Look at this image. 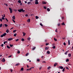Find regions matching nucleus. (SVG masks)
Wrapping results in <instances>:
<instances>
[{
    "label": "nucleus",
    "instance_id": "f257e3e1",
    "mask_svg": "<svg viewBox=\"0 0 73 73\" xmlns=\"http://www.w3.org/2000/svg\"><path fill=\"white\" fill-rule=\"evenodd\" d=\"M18 11L19 12H25V10H23V9H18Z\"/></svg>",
    "mask_w": 73,
    "mask_h": 73
},
{
    "label": "nucleus",
    "instance_id": "f03ea898",
    "mask_svg": "<svg viewBox=\"0 0 73 73\" xmlns=\"http://www.w3.org/2000/svg\"><path fill=\"white\" fill-rule=\"evenodd\" d=\"M7 34L6 33H4L1 36V37H3L4 36H5Z\"/></svg>",
    "mask_w": 73,
    "mask_h": 73
},
{
    "label": "nucleus",
    "instance_id": "7ed1b4c3",
    "mask_svg": "<svg viewBox=\"0 0 73 73\" xmlns=\"http://www.w3.org/2000/svg\"><path fill=\"white\" fill-rule=\"evenodd\" d=\"M9 9L11 13H12V12H13V11H12V9L11 8H9Z\"/></svg>",
    "mask_w": 73,
    "mask_h": 73
},
{
    "label": "nucleus",
    "instance_id": "20e7f679",
    "mask_svg": "<svg viewBox=\"0 0 73 73\" xmlns=\"http://www.w3.org/2000/svg\"><path fill=\"white\" fill-rule=\"evenodd\" d=\"M35 4H38V0H36Z\"/></svg>",
    "mask_w": 73,
    "mask_h": 73
},
{
    "label": "nucleus",
    "instance_id": "39448f33",
    "mask_svg": "<svg viewBox=\"0 0 73 73\" xmlns=\"http://www.w3.org/2000/svg\"><path fill=\"white\" fill-rule=\"evenodd\" d=\"M1 61H2V62H5V58H3L1 60Z\"/></svg>",
    "mask_w": 73,
    "mask_h": 73
},
{
    "label": "nucleus",
    "instance_id": "423d86ee",
    "mask_svg": "<svg viewBox=\"0 0 73 73\" xmlns=\"http://www.w3.org/2000/svg\"><path fill=\"white\" fill-rule=\"evenodd\" d=\"M59 68L60 69H63L64 68V67L62 66H60L59 67Z\"/></svg>",
    "mask_w": 73,
    "mask_h": 73
},
{
    "label": "nucleus",
    "instance_id": "0eeeda50",
    "mask_svg": "<svg viewBox=\"0 0 73 73\" xmlns=\"http://www.w3.org/2000/svg\"><path fill=\"white\" fill-rule=\"evenodd\" d=\"M13 40V38H9L8 39V41H11V40Z\"/></svg>",
    "mask_w": 73,
    "mask_h": 73
},
{
    "label": "nucleus",
    "instance_id": "6e6552de",
    "mask_svg": "<svg viewBox=\"0 0 73 73\" xmlns=\"http://www.w3.org/2000/svg\"><path fill=\"white\" fill-rule=\"evenodd\" d=\"M30 21H31V19H28L27 20V22L28 23H29V22H30Z\"/></svg>",
    "mask_w": 73,
    "mask_h": 73
},
{
    "label": "nucleus",
    "instance_id": "1a4fd4ad",
    "mask_svg": "<svg viewBox=\"0 0 73 73\" xmlns=\"http://www.w3.org/2000/svg\"><path fill=\"white\" fill-rule=\"evenodd\" d=\"M49 49V47H46L45 48V50H48Z\"/></svg>",
    "mask_w": 73,
    "mask_h": 73
},
{
    "label": "nucleus",
    "instance_id": "9d476101",
    "mask_svg": "<svg viewBox=\"0 0 73 73\" xmlns=\"http://www.w3.org/2000/svg\"><path fill=\"white\" fill-rule=\"evenodd\" d=\"M23 36H25V35H26V33H24V32H23Z\"/></svg>",
    "mask_w": 73,
    "mask_h": 73
},
{
    "label": "nucleus",
    "instance_id": "9b49d317",
    "mask_svg": "<svg viewBox=\"0 0 73 73\" xmlns=\"http://www.w3.org/2000/svg\"><path fill=\"white\" fill-rule=\"evenodd\" d=\"M57 65V63H55L54 64V66L55 67Z\"/></svg>",
    "mask_w": 73,
    "mask_h": 73
},
{
    "label": "nucleus",
    "instance_id": "f8f14e48",
    "mask_svg": "<svg viewBox=\"0 0 73 73\" xmlns=\"http://www.w3.org/2000/svg\"><path fill=\"white\" fill-rule=\"evenodd\" d=\"M61 25H65V23H64V22H63L62 23Z\"/></svg>",
    "mask_w": 73,
    "mask_h": 73
},
{
    "label": "nucleus",
    "instance_id": "ddd939ff",
    "mask_svg": "<svg viewBox=\"0 0 73 73\" xmlns=\"http://www.w3.org/2000/svg\"><path fill=\"white\" fill-rule=\"evenodd\" d=\"M46 53H47V54H50V51H47Z\"/></svg>",
    "mask_w": 73,
    "mask_h": 73
},
{
    "label": "nucleus",
    "instance_id": "4468645a",
    "mask_svg": "<svg viewBox=\"0 0 73 73\" xmlns=\"http://www.w3.org/2000/svg\"><path fill=\"white\" fill-rule=\"evenodd\" d=\"M42 4H46V2H42Z\"/></svg>",
    "mask_w": 73,
    "mask_h": 73
},
{
    "label": "nucleus",
    "instance_id": "2eb2a0df",
    "mask_svg": "<svg viewBox=\"0 0 73 73\" xmlns=\"http://www.w3.org/2000/svg\"><path fill=\"white\" fill-rule=\"evenodd\" d=\"M12 18L14 19V20H15V16H13Z\"/></svg>",
    "mask_w": 73,
    "mask_h": 73
},
{
    "label": "nucleus",
    "instance_id": "dca6fc26",
    "mask_svg": "<svg viewBox=\"0 0 73 73\" xmlns=\"http://www.w3.org/2000/svg\"><path fill=\"white\" fill-rule=\"evenodd\" d=\"M47 11H48V12H49V11H50V9L49 8H47Z\"/></svg>",
    "mask_w": 73,
    "mask_h": 73
},
{
    "label": "nucleus",
    "instance_id": "f3484780",
    "mask_svg": "<svg viewBox=\"0 0 73 73\" xmlns=\"http://www.w3.org/2000/svg\"><path fill=\"white\" fill-rule=\"evenodd\" d=\"M7 48H8V49H10V48H11V47H10L9 46H8V45L7 46Z\"/></svg>",
    "mask_w": 73,
    "mask_h": 73
},
{
    "label": "nucleus",
    "instance_id": "a211bd4d",
    "mask_svg": "<svg viewBox=\"0 0 73 73\" xmlns=\"http://www.w3.org/2000/svg\"><path fill=\"white\" fill-rule=\"evenodd\" d=\"M65 68H63L62 71L63 72H64V71H65Z\"/></svg>",
    "mask_w": 73,
    "mask_h": 73
},
{
    "label": "nucleus",
    "instance_id": "6ab92c4d",
    "mask_svg": "<svg viewBox=\"0 0 73 73\" xmlns=\"http://www.w3.org/2000/svg\"><path fill=\"white\" fill-rule=\"evenodd\" d=\"M17 35V34L16 33H15V34H14V36H15V37H16Z\"/></svg>",
    "mask_w": 73,
    "mask_h": 73
},
{
    "label": "nucleus",
    "instance_id": "aec40b11",
    "mask_svg": "<svg viewBox=\"0 0 73 73\" xmlns=\"http://www.w3.org/2000/svg\"><path fill=\"white\" fill-rule=\"evenodd\" d=\"M18 2L19 3H21V1H20V0H19V1H18Z\"/></svg>",
    "mask_w": 73,
    "mask_h": 73
},
{
    "label": "nucleus",
    "instance_id": "412c9836",
    "mask_svg": "<svg viewBox=\"0 0 73 73\" xmlns=\"http://www.w3.org/2000/svg\"><path fill=\"white\" fill-rule=\"evenodd\" d=\"M27 3L29 5L30 4H31V2H28Z\"/></svg>",
    "mask_w": 73,
    "mask_h": 73
},
{
    "label": "nucleus",
    "instance_id": "4be33fe9",
    "mask_svg": "<svg viewBox=\"0 0 73 73\" xmlns=\"http://www.w3.org/2000/svg\"><path fill=\"white\" fill-rule=\"evenodd\" d=\"M21 70H22V71H23L24 70V68H22L21 69Z\"/></svg>",
    "mask_w": 73,
    "mask_h": 73
},
{
    "label": "nucleus",
    "instance_id": "5701e85b",
    "mask_svg": "<svg viewBox=\"0 0 73 73\" xmlns=\"http://www.w3.org/2000/svg\"><path fill=\"white\" fill-rule=\"evenodd\" d=\"M39 17H38L37 16H36V19H39Z\"/></svg>",
    "mask_w": 73,
    "mask_h": 73
},
{
    "label": "nucleus",
    "instance_id": "b1692460",
    "mask_svg": "<svg viewBox=\"0 0 73 73\" xmlns=\"http://www.w3.org/2000/svg\"><path fill=\"white\" fill-rule=\"evenodd\" d=\"M35 49H36V47H34V48H32V50H35Z\"/></svg>",
    "mask_w": 73,
    "mask_h": 73
},
{
    "label": "nucleus",
    "instance_id": "393cba45",
    "mask_svg": "<svg viewBox=\"0 0 73 73\" xmlns=\"http://www.w3.org/2000/svg\"><path fill=\"white\" fill-rule=\"evenodd\" d=\"M31 39V38H27L28 40H29V41H30V40Z\"/></svg>",
    "mask_w": 73,
    "mask_h": 73
},
{
    "label": "nucleus",
    "instance_id": "a878e982",
    "mask_svg": "<svg viewBox=\"0 0 73 73\" xmlns=\"http://www.w3.org/2000/svg\"><path fill=\"white\" fill-rule=\"evenodd\" d=\"M52 48H53V49H56V46H54L52 47Z\"/></svg>",
    "mask_w": 73,
    "mask_h": 73
},
{
    "label": "nucleus",
    "instance_id": "bb28decb",
    "mask_svg": "<svg viewBox=\"0 0 73 73\" xmlns=\"http://www.w3.org/2000/svg\"><path fill=\"white\" fill-rule=\"evenodd\" d=\"M68 45H70V40H68Z\"/></svg>",
    "mask_w": 73,
    "mask_h": 73
},
{
    "label": "nucleus",
    "instance_id": "cd10ccee",
    "mask_svg": "<svg viewBox=\"0 0 73 73\" xmlns=\"http://www.w3.org/2000/svg\"><path fill=\"white\" fill-rule=\"evenodd\" d=\"M68 56L70 57H71V54H68Z\"/></svg>",
    "mask_w": 73,
    "mask_h": 73
},
{
    "label": "nucleus",
    "instance_id": "c85d7f7f",
    "mask_svg": "<svg viewBox=\"0 0 73 73\" xmlns=\"http://www.w3.org/2000/svg\"><path fill=\"white\" fill-rule=\"evenodd\" d=\"M2 26H3V24H1L0 25V28H1V27H2Z\"/></svg>",
    "mask_w": 73,
    "mask_h": 73
},
{
    "label": "nucleus",
    "instance_id": "c756f323",
    "mask_svg": "<svg viewBox=\"0 0 73 73\" xmlns=\"http://www.w3.org/2000/svg\"><path fill=\"white\" fill-rule=\"evenodd\" d=\"M7 33H9V30H8L7 29L6 31Z\"/></svg>",
    "mask_w": 73,
    "mask_h": 73
},
{
    "label": "nucleus",
    "instance_id": "7c9ffc66",
    "mask_svg": "<svg viewBox=\"0 0 73 73\" xmlns=\"http://www.w3.org/2000/svg\"><path fill=\"white\" fill-rule=\"evenodd\" d=\"M37 61H38V62H39V61H40V59H37Z\"/></svg>",
    "mask_w": 73,
    "mask_h": 73
},
{
    "label": "nucleus",
    "instance_id": "2f4dec72",
    "mask_svg": "<svg viewBox=\"0 0 73 73\" xmlns=\"http://www.w3.org/2000/svg\"><path fill=\"white\" fill-rule=\"evenodd\" d=\"M17 53L18 54H19V53H20V51H19L18 50V52H17Z\"/></svg>",
    "mask_w": 73,
    "mask_h": 73
},
{
    "label": "nucleus",
    "instance_id": "473e14b6",
    "mask_svg": "<svg viewBox=\"0 0 73 73\" xmlns=\"http://www.w3.org/2000/svg\"><path fill=\"white\" fill-rule=\"evenodd\" d=\"M54 40L55 41H57V39H56V38H54Z\"/></svg>",
    "mask_w": 73,
    "mask_h": 73
},
{
    "label": "nucleus",
    "instance_id": "72a5a7b5",
    "mask_svg": "<svg viewBox=\"0 0 73 73\" xmlns=\"http://www.w3.org/2000/svg\"><path fill=\"white\" fill-rule=\"evenodd\" d=\"M19 39H15V41L17 42V41H19Z\"/></svg>",
    "mask_w": 73,
    "mask_h": 73
},
{
    "label": "nucleus",
    "instance_id": "f704fd0d",
    "mask_svg": "<svg viewBox=\"0 0 73 73\" xmlns=\"http://www.w3.org/2000/svg\"><path fill=\"white\" fill-rule=\"evenodd\" d=\"M5 27H7L8 26V25L6 24H5Z\"/></svg>",
    "mask_w": 73,
    "mask_h": 73
},
{
    "label": "nucleus",
    "instance_id": "c9c22d12",
    "mask_svg": "<svg viewBox=\"0 0 73 73\" xmlns=\"http://www.w3.org/2000/svg\"><path fill=\"white\" fill-rule=\"evenodd\" d=\"M69 61V59H67L66 60V62H68Z\"/></svg>",
    "mask_w": 73,
    "mask_h": 73
},
{
    "label": "nucleus",
    "instance_id": "e433bc0d",
    "mask_svg": "<svg viewBox=\"0 0 73 73\" xmlns=\"http://www.w3.org/2000/svg\"><path fill=\"white\" fill-rule=\"evenodd\" d=\"M9 45L10 46H11V47H12V46H13V44H10Z\"/></svg>",
    "mask_w": 73,
    "mask_h": 73
},
{
    "label": "nucleus",
    "instance_id": "4c0bfd02",
    "mask_svg": "<svg viewBox=\"0 0 73 73\" xmlns=\"http://www.w3.org/2000/svg\"><path fill=\"white\" fill-rule=\"evenodd\" d=\"M51 68V67L50 66H49L48 68V69H49Z\"/></svg>",
    "mask_w": 73,
    "mask_h": 73
},
{
    "label": "nucleus",
    "instance_id": "58836bf2",
    "mask_svg": "<svg viewBox=\"0 0 73 73\" xmlns=\"http://www.w3.org/2000/svg\"><path fill=\"white\" fill-rule=\"evenodd\" d=\"M10 72L12 73L13 72V70H12V69H10Z\"/></svg>",
    "mask_w": 73,
    "mask_h": 73
},
{
    "label": "nucleus",
    "instance_id": "ea45409f",
    "mask_svg": "<svg viewBox=\"0 0 73 73\" xmlns=\"http://www.w3.org/2000/svg\"><path fill=\"white\" fill-rule=\"evenodd\" d=\"M21 41H24V38H22Z\"/></svg>",
    "mask_w": 73,
    "mask_h": 73
},
{
    "label": "nucleus",
    "instance_id": "a19ab883",
    "mask_svg": "<svg viewBox=\"0 0 73 73\" xmlns=\"http://www.w3.org/2000/svg\"><path fill=\"white\" fill-rule=\"evenodd\" d=\"M43 8L44 9H46V7H44Z\"/></svg>",
    "mask_w": 73,
    "mask_h": 73
},
{
    "label": "nucleus",
    "instance_id": "79ce46f5",
    "mask_svg": "<svg viewBox=\"0 0 73 73\" xmlns=\"http://www.w3.org/2000/svg\"><path fill=\"white\" fill-rule=\"evenodd\" d=\"M17 30H14L13 31V33H15V32H16V31H17Z\"/></svg>",
    "mask_w": 73,
    "mask_h": 73
},
{
    "label": "nucleus",
    "instance_id": "37998d69",
    "mask_svg": "<svg viewBox=\"0 0 73 73\" xmlns=\"http://www.w3.org/2000/svg\"><path fill=\"white\" fill-rule=\"evenodd\" d=\"M5 20L7 21V22H8V19H7V18H6L5 19Z\"/></svg>",
    "mask_w": 73,
    "mask_h": 73
},
{
    "label": "nucleus",
    "instance_id": "c03bdc74",
    "mask_svg": "<svg viewBox=\"0 0 73 73\" xmlns=\"http://www.w3.org/2000/svg\"><path fill=\"white\" fill-rule=\"evenodd\" d=\"M0 21H1V22H2V21H3V20L1 19H0Z\"/></svg>",
    "mask_w": 73,
    "mask_h": 73
},
{
    "label": "nucleus",
    "instance_id": "a18cd8bd",
    "mask_svg": "<svg viewBox=\"0 0 73 73\" xmlns=\"http://www.w3.org/2000/svg\"><path fill=\"white\" fill-rule=\"evenodd\" d=\"M19 63L16 64V66H18V65H19Z\"/></svg>",
    "mask_w": 73,
    "mask_h": 73
},
{
    "label": "nucleus",
    "instance_id": "49530a36",
    "mask_svg": "<svg viewBox=\"0 0 73 73\" xmlns=\"http://www.w3.org/2000/svg\"><path fill=\"white\" fill-rule=\"evenodd\" d=\"M1 46H2V47H3V46H4V44H2Z\"/></svg>",
    "mask_w": 73,
    "mask_h": 73
},
{
    "label": "nucleus",
    "instance_id": "de8ad7c7",
    "mask_svg": "<svg viewBox=\"0 0 73 73\" xmlns=\"http://www.w3.org/2000/svg\"><path fill=\"white\" fill-rule=\"evenodd\" d=\"M40 25L42 27V26H43V25H42V23H40Z\"/></svg>",
    "mask_w": 73,
    "mask_h": 73
},
{
    "label": "nucleus",
    "instance_id": "09e8293b",
    "mask_svg": "<svg viewBox=\"0 0 73 73\" xmlns=\"http://www.w3.org/2000/svg\"><path fill=\"white\" fill-rule=\"evenodd\" d=\"M49 44V43H46V44H45V45H48V44Z\"/></svg>",
    "mask_w": 73,
    "mask_h": 73
},
{
    "label": "nucleus",
    "instance_id": "8fccbe9b",
    "mask_svg": "<svg viewBox=\"0 0 73 73\" xmlns=\"http://www.w3.org/2000/svg\"><path fill=\"white\" fill-rule=\"evenodd\" d=\"M2 20H5V18H4V17H2Z\"/></svg>",
    "mask_w": 73,
    "mask_h": 73
},
{
    "label": "nucleus",
    "instance_id": "3c124183",
    "mask_svg": "<svg viewBox=\"0 0 73 73\" xmlns=\"http://www.w3.org/2000/svg\"><path fill=\"white\" fill-rule=\"evenodd\" d=\"M4 5H6V6H8V4H6V3H5Z\"/></svg>",
    "mask_w": 73,
    "mask_h": 73
},
{
    "label": "nucleus",
    "instance_id": "603ef678",
    "mask_svg": "<svg viewBox=\"0 0 73 73\" xmlns=\"http://www.w3.org/2000/svg\"><path fill=\"white\" fill-rule=\"evenodd\" d=\"M29 54L28 53H27L26 54V56H27Z\"/></svg>",
    "mask_w": 73,
    "mask_h": 73
},
{
    "label": "nucleus",
    "instance_id": "864d4df0",
    "mask_svg": "<svg viewBox=\"0 0 73 73\" xmlns=\"http://www.w3.org/2000/svg\"><path fill=\"white\" fill-rule=\"evenodd\" d=\"M42 63H46V62L45 61H44L42 62Z\"/></svg>",
    "mask_w": 73,
    "mask_h": 73
},
{
    "label": "nucleus",
    "instance_id": "5fc2aeb1",
    "mask_svg": "<svg viewBox=\"0 0 73 73\" xmlns=\"http://www.w3.org/2000/svg\"><path fill=\"white\" fill-rule=\"evenodd\" d=\"M10 57H12V56L10 55L8 57V58H9Z\"/></svg>",
    "mask_w": 73,
    "mask_h": 73
},
{
    "label": "nucleus",
    "instance_id": "6e6d98bb",
    "mask_svg": "<svg viewBox=\"0 0 73 73\" xmlns=\"http://www.w3.org/2000/svg\"><path fill=\"white\" fill-rule=\"evenodd\" d=\"M28 16V14H26L25 16H26V17H27Z\"/></svg>",
    "mask_w": 73,
    "mask_h": 73
},
{
    "label": "nucleus",
    "instance_id": "4d7b16f0",
    "mask_svg": "<svg viewBox=\"0 0 73 73\" xmlns=\"http://www.w3.org/2000/svg\"><path fill=\"white\" fill-rule=\"evenodd\" d=\"M41 68H42V67H40L39 68V70H41Z\"/></svg>",
    "mask_w": 73,
    "mask_h": 73
},
{
    "label": "nucleus",
    "instance_id": "13d9d810",
    "mask_svg": "<svg viewBox=\"0 0 73 73\" xmlns=\"http://www.w3.org/2000/svg\"><path fill=\"white\" fill-rule=\"evenodd\" d=\"M63 44L64 45H66V44L65 43V42H64Z\"/></svg>",
    "mask_w": 73,
    "mask_h": 73
},
{
    "label": "nucleus",
    "instance_id": "bf43d9fd",
    "mask_svg": "<svg viewBox=\"0 0 73 73\" xmlns=\"http://www.w3.org/2000/svg\"><path fill=\"white\" fill-rule=\"evenodd\" d=\"M13 21L14 23H15V21L13 19Z\"/></svg>",
    "mask_w": 73,
    "mask_h": 73
},
{
    "label": "nucleus",
    "instance_id": "052dcab7",
    "mask_svg": "<svg viewBox=\"0 0 73 73\" xmlns=\"http://www.w3.org/2000/svg\"><path fill=\"white\" fill-rule=\"evenodd\" d=\"M55 31L56 32H57V29H56Z\"/></svg>",
    "mask_w": 73,
    "mask_h": 73
},
{
    "label": "nucleus",
    "instance_id": "680f3d73",
    "mask_svg": "<svg viewBox=\"0 0 73 73\" xmlns=\"http://www.w3.org/2000/svg\"><path fill=\"white\" fill-rule=\"evenodd\" d=\"M66 69H68V70H69V68H68V67H66Z\"/></svg>",
    "mask_w": 73,
    "mask_h": 73
},
{
    "label": "nucleus",
    "instance_id": "e2e57ef3",
    "mask_svg": "<svg viewBox=\"0 0 73 73\" xmlns=\"http://www.w3.org/2000/svg\"><path fill=\"white\" fill-rule=\"evenodd\" d=\"M58 26H60V24L59 23L58 24Z\"/></svg>",
    "mask_w": 73,
    "mask_h": 73
},
{
    "label": "nucleus",
    "instance_id": "0e129e2a",
    "mask_svg": "<svg viewBox=\"0 0 73 73\" xmlns=\"http://www.w3.org/2000/svg\"><path fill=\"white\" fill-rule=\"evenodd\" d=\"M0 57H2V54H0Z\"/></svg>",
    "mask_w": 73,
    "mask_h": 73
},
{
    "label": "nucleus",
    "instance_id": "69168bd1",
    "mask_svg": "<svg viewBox=\"0 0 73 73\" xmlns=\"http://www.w3.org/2000/svg\"><path fill=\"white\" fill-rule=\"evenodd\" d=\"M27 70H29V68L27 69Z\"/></svg>",
    "mask_w": 73,
    "mask_h": 73
},
{
    "label": "nucleus",
    "instance_id": "338daca9",
    "mask_svg": "<svg viewBox=\"0 0 73 73\" xmlns=\"http://www.w3.org/2000/svg\"><path fill=\"white\" fill-rule=\"evenodd\" d=\"M4 15V16L3 17H5V14H4L3 15Z\"/></svg>",
    "mask_w": 73,
    "mask_h": 73
},
{
    "label": "nucleus",
    "instance_id": "774afa93",
    "mask_svg": "<svg viewBox=\"0 0 73 73\" xmlns=\"http://www.w3.org/2000/svg\"><path fill=\"white\" fill-rule=\"evenodd\" d=\"M64 54H67V53L66 52H65V53H64Z\"/></svg>",
    "mask_w": 73,
    "mask_h": 73
}]
</instances>
